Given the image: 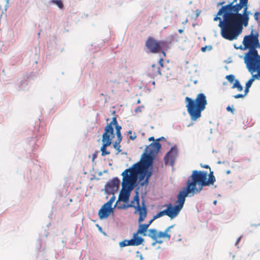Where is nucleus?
I'll return each instance as SVG.
<instances>
[{
    "label": "nucleus",
    "mask_w": 260,
    "mask_h": 260,
    "mask_svg": "<svg viewBox=\"0 0 260 260\" xmlns=\"http://www.w3.org/2000/svg\"><path fill=\"white\" fill-rule=\"evenodd\" d=\"M243 44L244 45L243 49H249L244 57V62L247 63L251 67L255 63H260V56L256 50L257 48H260L258 32L253 34L252 30L251 34L245 36L243 40Z\"/></svg>",
    "instance_id": "7ed1b4c3"
},
{
    "label": "nucleus",
    "mask_w": 260,
    "mask_h": 260,
    "mask_svg": "<svg viewBox=\"0 0 260 260\" xmlns=\"http://www.w3.org/2000/svg\"><path fill=\"white\" fill-rule=\"evenodd\" d=\"M225 78L230 82L233 83L235 80V76L233 75H229L226 76Z\"/></svg>",
    "instance_id": "b1692460"
},
{
    "label": "nucleus",
    "mask_w": 260,
    "mask_h": 260,
    "mask_svg": "<svg viewBox=\"0 0 260 260\" xmlns=\"http://www.w3.org/2000/svg\"><path fill=\"white\" fill-rule=\"evenodd\" d=\"M259 15V13L258 12H256L254 13V19L256 21H258Z\"/></svg>",
    "instance_id": "7c9ffc66"
},
{
    "label": "nucleus",
    "mask_w": 260,
    "mask_h": 260,
    "mask_svg": "<svg viewBox=\"0 0 260 260\" xmlns=\"http://www.w3.org/2000/svg\"><path fill=\"white\" fill-rule=\"evenodd\" d=\"M119 246L121 247H123L127 246V242H126V240H124L120 242L119 243Z\"/></svg>",
    "instance_id": "c85d7f7f"
},
{
    "label": "nucleus",
    "mask_w": 260,
    "mask_h": 260,
    "mask_svg": "<svg viewBox=\"0 0 260 260\" xmlns=\"http://www.w3.org/2000/svg\"><path fill=\"white\" fill-rule=\"evenodd\" d=\"M153 159V155L151 154H144L141 162L133 165L132 167L122 172L123 187L132 190L136 186L138 176L140 180L144 179L148 168L152 165Z\"/></svg>",
    "instance_id": "f03ea898"
},
{
    "label": "nucleus",
    "mask_w": 260,
    "mask_h": 260,
    "mask_svg": "<svg viewBox=\"0 0 260 260\" xmlns=\"http://www.w3.org/2000/svg\"><path fill=\"white\" fill-rule=\"evenodd\" d=\"M175 224L171 225L166 229L165 231H158L155 229H150L148 230V236L151 238L154 242L152 245L156 244H162L164 240L169 241L171 239V234H174L173 240L174 241H181V234L180 230L178 229H172L174 228Z\"/></svg>",
    "instance_id": "423d86ee"
},
{
    "label": "nucleus",
    "mask_w": 260,
    "mask_h": 260,
    "mask_svg": "<svg viewBox=\"0 0 260 260\" xmlns=\"http://www.w3.org/2000/svg\"><path fill=\"white\" fill-rule=\"evenodd\" d=\"M204 171L193 170L191 175L189 177L186 182V185L190 188L194 193H200L204 186L213 185L215 182V177L213 175V172L210 171L208 175Z\"/></svg>",
    "instance_id": "20e7f679"
},
{
    "label": "nucleus",
    "mask_w": 260,
    "mask_h": 260,
    "mask_svg": "<svg viewBox=\"0 0 260 260\" xmlns=\"http://www.w3.org/2000/svg\"><path fill=\"white\" fill-rule=\"evenodd\" d=\"M132 131H129L128 132V134H132Z\"/></svg>",
    "instance_id": "a19ab883"
},
{
    "label": "nucleus",
    "mask_w": 260,
    "mask_h": 260,
    "mask_svg": "<svg viewBox=\"0 0 260 260\" xmlns=\"http://www.w3.org/2000/svg\"><path fill=\"white\" fill-rule=\"evenodd\" d=\"M129 194L127 193H125L121 196V199L123 201L126 202L128 200Z\"/></svg>",
    "instance_id": "393cba45"
},
{
    "label": "nucleus",
    "mask_w": 260,
    "mask_h": 260,
    "mask_svg": "<svg viewBox=\"0 0 260 260\" xmlns=\"http://www.w3.org/2000/svg\"><path fill=\"white\" fill-rule=\"evenodd\" d=\"M136 137H137V135H136V133H134L133 135H131L129 136V139L132 140H134L136 139Z\"/></svg>",
    "instance_id": "473e14b6"
},
{
    "label": "nucleus",
    "mask_w": 260,
    "mask_h": 260,
    "mask_svg": "<svg viewBox=\"0 0 260 260\" xmlns=\"http://www.w3.org/2000/svg\"><path fill=\"white\" fill-rule=\"evenodd\" d=\"M139 234L135 233L133 236V241L135 246H138L141 245L144 242V239L141 237H139Z\"/></svg>",
    "instance_id": "6ab92c4d"
},
{
    "label": "nucleus",
    "mask_w": 260,
    "mask_h": 260,
    "mask_svg": "<svg viewBox=\"0 0 260 260\" xmlns=\"http://www.w3.org/2000/svg\"><path fill=\"white\" fill-rule=\"evenodd\" d=\"M112 211V208H110L108 206L104 204L100 209L98 213V215L100 219H103L107 218Z\"/></svg>",
    "instance_id": "dca6fc26"
},
{
    "label": "nucleus",
    "mask_w": 260,
    "mask_h": 260,
    "mask_svg": "<svg viewBox=\"0 0 260 260\" xmlns=\"http://www.w3.org/2000/svg\"><path fill=\"white\" fill-rule=\"evenodd\" d=\"M167 43L164 41H157L154 38L149 37L145 42V46L149 51L152 53H157L166 46Z\"/></svg>",
    "instance_id": "1a4fd4ad"
},
{
    "label": "nucleus",
    "mask_w": 260,
    "mask_h": 260,
    "mask_svg": "<svg viewBox=\"0 0 260 260\" xmlns=\"http://www.w3.org/2000/svg\"><path fill=\"white\" fill-rule=\"evenodd\" d=\"M148 140L149 141H154V138L153 137H150L149 139H148Z\"/></svg>",
    "instance_id": "4c0bfd02"
},
{
    "label": "nucleus",
    "mask_w": 260,
    "mask_h": 260,
    "mask_svg": "<svg viewBox=\"0 0 260 260\" xmlns=\"http://www.w3.org/2000/svg\"><path fill=\"white\" fill-rule=\"evenodd\" d=\"M163 61L164 59L161 58L157 64H152L148 69V74L153 77L161 75V69L164 67Z\"/></svg>",
    "instance_id": "4468645a"
},
{
    "label": "nucleus",
    "mask_w": 260,
    "mask_h": 260,
    "mask_svg": "<svg viewBox=\"0 0 260 260\" xmlns=\"http://www.w3.org/2000/svg\"><path fill=\"white\" fill-rule=\"evenodd\" d=\"M164 206L167 207L166 209L161 211L164 216L167 215L171 219H173L177 216L179 213L171 203L166 205H164Z\"/></svg>",
    "instance_id": "2eb2a0df"
},
{
    "label": "nucleus",
    "mask_w": 260,
    "mask_h": 260,
    "mask_svg": "<svg viewBox=\"0 0 260 260\" xmlns=\"http://www.w3.org/2000/svg\"><path fill=\"white\" fill-rule=\"evenodd\" d=\"M129 206L136 209L135 212H138L139 216L138 222H142L146 217L147 214V209L144 202H143L142 206H140L139 204V197L137 194L134 197L133 200L131 202Z\"/></svg>",
    "instance_id": "6e6552de"
},
{
    "label": "nucleus",
    "mask_w": 260,
    "mask_h": 260,
    "mask_svg": "<svg viewBox=\"0 0 260 260\" xmlns=\"http://www.w3.org/2000/svg\"><path fill=\"white\" fill-rule=\"evenodd\" d=\"M226 110L229 112H231L232 113H234V110L229 106L226 107Z\"/></svg>",
    "instance_id": "2f4dec72"
},
{
    "label": "nucleus",
    "mask_w": 260,
    "mask_h": 260,
    "mask_svg": "<svg viewBox=\"0 0 260 260\" xmlns=\"http://www.w3.org/2000/svg\"><path fill=\"white\" fill-rule=\"evenodd\" d=\"M177 155V148L176 147H172L165 156L164 161L165 164L169 165L172 166H174Z\"/></svg>",
    "instance_id": "ddd939ff"
},
{
    "label": "nucleus",
    "mask_w": 260,
    "mask_h": 260,
    "mask_svg": "<svg viewBox=\"0 0 260 260\" xmlns=\"http://www.w3.org/2000/svg\"><path fill=\"white\" fill-rule=\"evenodd\" d=\"M237 0H233L232 2L229 3L227 5H231L232 6H234L236 5V4H234L235 3H236Z\"/></svg>",
    "instance_id": "72a5a7b5"
},
{
    "label": "nucleus",
    "mask_w": 260,
    "mask_h": 260,
    "mask_svg": "<svg viewBox=\"0 0 260 260\" xmlns=\"http://www.w3.org/2000/svg\"><path fill=\"white\" fill-rule=\"evenodd\" d=\"M216 201H215L214 202V204H216Z\"/></svg>",
    "instance_id": "79ce46f5"
},
{
    "label": "nucleus",
    "mask_w": 260,
    "mask_h": 260,
    "mask_svg": "<svg viewBox=\"0 0 260 260\" xmlns=\"http://www.w3.org/2000/svg\"><path fill=\"white\" fill-rule=\"evenodd\" d=\"M232 88H237L238 91H241L243 90V86L241 85L240 82L238 80H235V83L232 87Z\"/></svg>",
    "instance_id": "412c9836"
},
{
    "label": "nucleus",
    "mask_w": 260,
    "mask_h": 260,
    "mask_svg": "<svg viewBox=\"0 0 260 260\" xmlns=\"http://www.w3.org/2000/svg\"><path fill=\"white\" fill-rule=\"evenodd\" d=\"M247 94H245V92H244V94H241V93H239V94H237L236 95H234V98L235 99H239V98H244L245 95H246Z\"/></svg>",
    "instance_id": "bb28decb"
},
{
    "label": "nucleus",
    "mask_w": 260,
    "mask_h": 260,
    "mask_svg": "<svg viewBox=\"0 0 260 260\" xmlns=\"http://www.w3.org/2000/svg\"><path fill=\"white\" fill-rule=\"evenodd\" d=\"M126 242H127V246H135L132 239H131L129 240H126Z\"/></svg>",
    "instance_id": "c756f323"
},
{
    "label": "nucleus",
    "mask_w": 260,
    "mask_h": 260,
    "mask_svg": "<svg viewBox=\"0 0 260 260\" xmlns=\"http://www.w3.org/2000/svg\"><path fill=\"white\" fill-rule=\"evenodd\" d=\"M163 214H162V213L161 211L158 212V213H157L156 215H155L154 216H153V219H156L157 218H158L160 217H162L163 216Z\"/></svg>",
    "instance_id": "cd10ccee"
},
{
    "label": "nucleus",
    "mask_w": 260,
    "mask_h": 260,
    "mask_svg": "<svg viewBox=\"0 0 260 260\" xmlns=\"http://www.w3.org/2000/svg\"><path fill=\"white\" fill-rule=\"evenodd\" d=\"M155 219H153V217L152 218V219H151L149 222L148 223H146V224H148V226L149 227L150 226V225L152 223V222Z\"/></svg>",
    "instance_id": "f704fd0d"
},
{
    "label": "nucleus",
    "mask_w": 260,
    "mask_h": 260,
    "mask_svg": "<svg viewBox=\"0 0 260 260\" xmlns=\"http://www.w3.org/2000/svg\"><path fill=\"white\" fill-rule=\"evenodd\" d=\"M189 194L194 195L196 193H194V191L186 185V187L184 188L182 190L180 191L177 195L176 203L178 204V205L174 207L179 213L183 207L186 197H187Z\"/></svg>",
    "instance_id": "9b49d317"
},
{
    "label": "nucleus",
    "mask_w": 260,
    "mask_h": 260,
    "mask_svg": "<svg viewBox=\"0 0 260 260\" xmlns=\"http://www.w3.org/2000/svg\"><path fill=\"white\" fill-rule=\"evenodd\" d=\"M178 32H179L180 34H182V33H183V29H179L178 30Z\"/></svg>",
    "instance_id": "58836bf2"
},
{
    "label": "nucleus",
    "mask_w": 260,
    "mask_h": 260,
    "mask_svg": "<svg viewBox=\"0 0 260 260\" xmlns=\"http://www.w3.org/2000/svg\"><path fill=\"white\" fill-rule=\"evenodd\" d=\"M115 197L114 195L112 196V197L110 198V199L105 204L106 206H108V207L112 208V204L113 202L115 201Z\"/></svg>",
    "instance_id": "4be33fe9"
},
{
    "label": "nucleus",
    "mask_w": 260,
    "mask_h": 260,
    "mask_svg": "<svg viewBox=\"0 0 260 260\" xmlns=\"http://www.w3.org/2000/svg\"><path fill=\"white\" fill-rule=\"evenodd\" d=\"M245 63L248 71L253 74L251 78L246 83L244 92H245V94H247L249 92V88L254 80H260V63H255L252 68L247 63Z\"/></svg>",
    "instance_id": "9d476101"
},
{
    "label": "nucleus",
    "mask_w": 260,
    "mask_h": 260,
    "mask_svg": "<svg viewBox=\"0 0 260 260\" xmlns=\"http://www.w3.org/2000/svg\"><path fill=\"white\" fill-rule=\"evenodd\" d=\"M119 183V180L117 178H114L111 181L108 182L107 186L110 188L114 189L115 188L118 187Z\"/></svg>",
    "instance_id": "aec40b11"
},
{
    "label": "nucleus",
    "mask_w": 260,
    "mask_h": 260,
    "mask_svg": "<svg viewBox=\"0 0 260 260\" xmlns=\"http://www.w3.org/2000/svg\"><path fill=\"white\" fill-rule=\"evenodd\" d=\"M51 2L56 5L60 9H62L63 7V5L61 0H52Z\"/></svg>",
    "instance_id": "5701e85b"
},
{
    "label": "nucleus",
    "mask_w": 260,
    "mask_h": 260,
    "mask_svg": "<svg viewBox=\"0 0 260 260\" xmlns=\"http://www.w3.org/2000/svg\"><path fill=\"white\" fill-rule=\"evenodd\" d=\"M248 0H239V3L232 6L223 5L224 1L218 3L217 7L222 6L213 20L219 21L222 37L229 41L236 40L242 32L243 26L248 25L250 12L248 11Z\"/></svg>",
    "instance_id": "f257e3e1"
},
{
    "label": "nucleus",
    "mask_w": 260,
    "mask_h": 260,
    "mask_svg": "<svg viewBox=\"0 0 260 260\" xmlns=\"http://www.w3.org/2000/svg\"><path fill=\"white\" fill-rule=\"evenodd\" d=\"M241 237H239V238L237 239V241H236V242L235 245H237V244L239 243V242L240 241V240H241Z\"/></svg>",
    "instance_id": "c9c22d12"
},
{
    "label": "nucleus",
    "mask_w": 260,
    "mask_h": 260,
    "mask_svg": "<svg viewBox=\"0 0 260 260\" xmlns=\"http://www.w3.org/2000/svg\"><path fill=\"white\" fill-rule=\"evenodd\" d=\"M160 148L161 144L158 142H155L149 145L148 152L152 155H155L158 152Z\"/></svg>",
    "instance_id": "f3484780"
},
{
    "label": "nucleus",
    "mask_w": 260,
    "mask_h": 260,
    "mask_svg": "<svg viewBox=\"0 0 260 260\" xmlns=\"http://www.w3.org/2000/svg\"><path fill=\"white\" fill-rule=\"evenodd\" d=\"M185 102L187 112L192 121H196L201 117L202 112L206 109L208 103L203 93H199L195 99L186 96Z\"/></svg>",
    "instance_id": "39448f33"
},
{
    "label": "nucleus",
    "mask_w": 260,
    "mask_h": 260,
    "mask_svg": "<svg viewBox=\"0 0 260 260\" xmlns=\"http://www.w3.org/2000/svg\"><path fill=\"white\" fill-rule=\"evenodd\" d=\"M141 223L142 222L139 223V228L136 233L138 234L141 235L143 236H146L147 235L146 232L149 227L148 226V224Z\"/></svg>",
    "instance_id": "a211bd4d"
},
{
    "label": "nucleus",
    "mask_w": 260,
    "mask_h": 260,
    "mask_svg": "<svg viewBox=\"0 0 260 260\" xmlns=\"http://www.w3.org/2000/svg\"><path fill=\"white\" fill-rule=\"evenodd\" d=\"M107 124H111L112 127L114 128V127H115V128L117 139L113 143V147L117 150V153H118L121 151L120 145V143H121L122 139V136L121 133V126L118 124L116 117H113L112 121Z\"/></svg>",
    "instance_id": "f8f14e48"
},
{
    "label": "nucleus",
    "mask_w": 260,
    "mask_h": 260,
    "mask_svg": "<svg viewBox=\"0 0 260 260\" xmlns=\"http://www.w3.org/2000/svg\"><path fill=\"white\" fill-rule=\"evenodd\" d=\"M165 139V138H164V137H161V138H159V139H157V141H159V140H161H161H163V139Z\"/></svg>",
    "instance_id": "ea45409f"
},
{
    "label": "nucleus",
    "mask_w": 260,
    "mask_h": 260,
    "mask_svg": "<svg viewBox=\"0 0 260 260\" xmlns=\"http://www.w3.org/2000/svg\"><path fill=\"white\" fill-rule=\"evenodd\" d=\"M211 46H205L201 48V51L203 52H206L207 50H211L212 49Z\"/></svg>",
    "instance_id": "a878e982"
},
{
    "label": "nucleus",
    "mask_w": 260,
    "mask_h": 260,
    "mask_svg": "<svg viewBox=\"0 0 260 260\" xmlns=\"http://www.w3.org/2000/svg\"><path fill=\"white\" fill-rule=\"evenodd\" d=\"M202 167L204 168H206V169H208L209 168V169H210V167L208 165H204V166H202Z\"/></svg>",
    "instance_id": "e433bc0d"
},
{
    "label": "nucleus",
    "mask_w": 260,
    "mask_h": 260,
    "mask_svg": "<svg viewBox=\"0 0 260 260\" xmlns=\"http://www.w3.org/2000/svg\"><path fill=\"white\" fill-rule=\"evenodd\" d=\"M115 137L113 127L111 124H107L104 129V132L102 135L103 144L101 148L102 155L105 156L110 153V152L107 150V147L112 144V141Z\"/></svg>",
    "instance_id": "0eeeda50"
}]
</instances>
